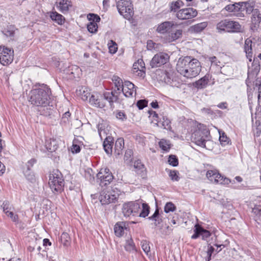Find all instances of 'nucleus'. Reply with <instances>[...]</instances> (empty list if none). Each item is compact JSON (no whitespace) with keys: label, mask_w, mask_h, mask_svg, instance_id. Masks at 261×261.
I'll return each mask as SVG.
<instances>
[{"label":"nucleus","mask_w":261,"mask_h":261,"mask_svg":"<svg viewBox=\"0 0 261 261\" xmlns=\"http://www.w3.org/2000/svg\"><path fill=\"white\" fill-rule=\"evenodd\" d=\"M142 209L141 213L139 214V216L140 217L145 218L148 216L150 212V207L146 203H141Z\"/></svg>","instance_id":"37"},{"label":"nucleus","mask_w":261,"mask_h":261,"mask_svg":"<svg viewBox=\"0 0 261 261\" xmlns=\"http://www.w3.org/2000/svg\"><path fill=\"white\" fill-rule=\"evenodd\" d=\"M51 90L45 84L39 88L33 89L29 93V102L33 105L39 107L49 105Z\"/></svg>","instance_id":"2"},{"label":"nucleus","mask_w":261,"mask_h":261,"mask_svg":"<svg viewBox=\"0 0 261 261\" xmlns=\"http://www.w3.org/2000/svg\"><path fill=\"white\" fill-rule=\"evenodd\" d=\"M13 60V50L8 47H0V63L3 65L10 64Z\"/></svg>","instance_id":"11"},{"label":"nucleus","mask_w":261,"mask_h":261,"mask_svg":"<svg viewBox=\"0 0 261 261\" xmlns=\"http://www.w3.org/2000/svg\"><path fill=\"white\" fill-rule=\"evenodd\" d=\"M193 142L198 146L205 147V140L203 136V133L198 130L194 133L192 136Z\"/></svg>","instance_id":"17"},{"label":"nucleus","mask_w":261,"mask_h":261,"mask_svg":"<svg viewBox=\"0 0 261 261\" xmlns=\"http://www.w3.org/2000/svg\"><path fill=\"white\" fill-rule=\"evenodd\" d=\"M59 5L62 12L68 11L70 6V2L68 0H61L59 3Z\"/></svg>","instance_id":"43"},{"label":"nucleus","mask_w":261,"mask_h":261,"mask_svg":"<svg viewBox=\"0 0 261 261\" xmlns=\"http://www.w3.org/2000/svg\"><path fill=\"white\" fill-rule=\"evenodd\" d=\"M209 81V75H205L202 78L193 83V86L198 89H201L206 87Z\"/></svg>","instance_id":"24"},{"label":"nucleus","mask_w":261,"mask_h":261,"mask_svg":"<svg viewBox=\"0 0 261 261\" xmlns=\"http://www.w3.org/2000/svg\"><path fill=\"white\" fill-rule=\"evenodd\" d=\"M133 150L132 149H127L125 152L124 159L125 161L130 162L132 160Z\"/></svg>","instance_id":"54"},{"label":"nucleus","mask_w":261,"mask_h":261,"mask_svg":"<svg viewBox=\"0 0 261 261\" xmlns=\"http://www.w3.org/2000/svg\"><path fill=\"white\" fill-rule=\"evenodd\" d=\"M124 96L126 97H132L134 93L136 94V89L135 85L129 81H125L124 86L121 89Z\"/></svg>","instance_id":"13"},{"label":"nucleus","mask_w":261,"mask_h":261,"mask_svg":"<svg viewBox=\"0 0 261 261\" xmlns=\"http://www.w3.org/2000/svg\"><path fill=\"white\" fill-rule=\"evenodd\" d=\"M2 207H3V212L7 214L11 210V207L9 201L5 200L3 202Z\"/></svg>","instance_id":"53"},{"label":"nucleus","mask_w":261,"mask_h":261,"mask_svg":"<svg viewBox=\"0 0 261 261\" xmlns=\"http://www.w3.org/2000/svg\"><path fill=\"white\" fill-rule=\"evenodd\" d=\"M98 26L95 22H90L87 24V29L91 33H96L97 31Z\"/></svg>","instance_id":"51"},{"label":"nucleus","mask_w":261,"mask_h":261,"mask_svg":"<svg viewBox=\"0 0 261 261\" xmlns=\"http://www.w3.org/2000/svg\"><path fill=\"white\" fill-rule=\"evenodd\" d=\"M195 227L194 233L192 236V239H196L201 236L203 239H205L211 236V233L209 231L204 229L201 226L196 225Z\"/></svg>","instance_id":"15"},{"label":"nucleus","mask_w":261,"mask_h":261,"mask_svg":"<svg viewBox=\"0 0 261 261\" xmlns=\"http://www.w3.org/2000/svg\"><path fill=\"white\" fill-rule=\"evenodd\" d=\"M120 93H118V91L114 90L111 92H106L104 94V98L110 103L111 106L113 105L114 101H116L118 99V96Z\"/></svg>","instance_id":"19"},{"label":"nucleus","mask_w":261,"mask_h":261,"mask_svg":"<svg viewBox=\"0 0 261 261\" xmlns=\"http://www.w3.org/2000/svg\"><path fill=\"white\" fill-rule=\"evenodd\" d=\"M201 111L202 113L207 115L208 116H213L215 115V113L214 111L209 108H203L201 110Z\"/></svg>","instance_id":"59"},{"label":"nucleus","mask_w":261,"mask_h":261,"mask_svg":"<svg viewBox=\"0 0 261 261\" xmlns=\"http://www.w3.org/2000/svg\"><path fill=\"white\" fill-rule=\"evenodd\" d=\"M175 210V205L171 202H167L164 207V212L166 213H168L170 212H173Z\"/></svg>","instance_id":"48"},{"label":"nucleus","mask_w":261,"mask_h":261,"mask_svg":"<svg viewBox=\"0 0 261 261\" xmlns=\"http://www.w3.org/2000/svg\"><path fill=\"white\" fill-rule=\"evenodd\" d=\"M2 32L7 37H13L15 34V27L13 25L8 26Z\"/></svg>","instance_id":"38"},{"label":"nucleus","mask_w":261,"mask_h":261,"mask_svg":"<svg viewBox=\"0 0 261 261\" xmlns=\"http://www.w3.org/2000/svg\"><path fill=\"white\" fill-rule=\"evenodd\" d=\"M50 18L58 24L62 25L65 22V18L63 15L57 12H52L50 15Z\"/></svg>","instance_id":"29"},{"label":"nucleus","mask_w":261,"mask_h":261,"mask_svg":"<svg viewBox=\"0 0 261 261\" xmlns=\"http://www.w3.org/2000/svg\"><path fill=\"white\" fill-rule=\"evenodd\" d=\"M162 74L163 79L161 80L163 81L165 83L167 84L171 85L172 86H175V85L173 84V80L172 79L173 73L171 72H168L166 70L161 71Z\"/></svg>","instance_id":"27"},{"label":"nucleus","mask_w":261,"mask_h":261,"mask_svg":"<svg viewBox=\"0 0 261 261\" xmlns=\"http://www.w3.org/2000/svg\"><path fill=\"white\" fill-rule=\"evenodd\" d=\"M36 163V160H35V159H32L30 160H29L26 164L27 169L25 170H31V168L33 166L34 164H35Z\"/></svg>","instance_id":"60"},{"label":"nucleus","mask_w":261,"mask_h":261,"mask_svg":"<svg viewBox=\"0 0 261 261\" xmlns=\"http://www.w3.org/2000/svg\"><path fill=\"white\" fill-rule=\"evenodd\" d=\"M252 40L250 38H247L245 41L244 50L248 58L251 57L252 55Z\"/></svg>","instance_id":"33"},{"label":"nucleus","mask_w":261,"mask_h":261,"mask_svg":"<svg viewBox=\"0 0 261 261\" xmlns=\"http://www.w3.org/2000/svg\"><path fill=\"white\" fill-rule=\"evenodd\" d=\"M155 125L159 127H163L169 130H171L172 127L171 126V121L167 116H163L160 120H156Z\"/></svg>","instance_id":"18"},{"label":"nucleus","mask_w":261,"mask_h":261,"mask_svg":"<svg viewBox=\"0 0 261 261\" xmlns=\"http://www.w3.org/2000/svg\"><path fill=\"white\" fill-rule=\"evenodd\" d=\"M97 177L100 180V185L107 186L110 184L113 180L114 176L112 172L108 168H101L97 174Z\"/></svg>","instance_id":"8"},{"label":"nucleus","mask_w":261,"mask_h":261,"mask_svg":"<svg viewBox=\"0 0 261 261\" xmlns=\"http://www.w3.org/2000/svg\"><path fill=\"white\" fill-rule=\"evenodd\" d=\"M155 43L153 42V41L149 40L147 42V48L148 49L151 50L152 48H154Z\"/></svg>","instance_id":"64"},{"label":"nucleus","mask_w":261,"mask_h":261,"mask_svg":"<svg viewBox=\"0 0 261 261\" xmlns=\"http://www.w3.org/2000/svg\"><path fill=\"white\" fill-rule=\"evenodd\" d=\"M207 179L211 182L215 184L218 183L221 174L217 170H208L206 174Z\"/></svg>","instance_id":"23"},{"label":"nucleus","mask_w":261,"mask_h":261,"mask_svg":"<svg viewBox=\"0 0 261 261\" xmlns=\"http://www.w3.org/2000/svg\"><path fill=\"white\" fill-rule=\"evenodd\" d=\"M234 181H231V180L227 177H224L223 176L221 175V177L220 179L218 180V183L219 184H223V185H228L231 182L233 184Z\"/></svg>","instance_id":"57"},{"label":"nucleus","mask_w":261,"mask_h":261,"mask_svg":"<svg viewBox=\"0 0 261 261\" xmlns=\"http://www.w3.org/2000/svg\"><path fill=\"white\" fill-rule=\"evenodd\" d=\"M255 2L253 1L243 2V12L245 11L246 14L254 13Z\"/></svg>","instance_id":"26"},{"label":"nucleus","mask_w":261,"mask_h":261,"mask_svg":"<svg viewBox=\"0 0 261 261\" xmlns=\"http://www.w3.org/2000/svg\"><path fill=\"white\" fill-rule=\"evenodd\" d=\"M219 141L222 146H225L229 143L230 139L226 136L224 133H220Z\"/></svg>","instance_id":"44"},{"label":"nucleus","mask_w":261,"mask_h":261,"mask_svg":"<svg viewBox=\"0 0 261 261\" xmlns=\"http://www.w3.org/2000/svg\"><path fill=\"white\" fill-rule=\"evenodd\" d=\"M126 229V223L121 221L118 222L114 226V232L116 236L120 237L124 234V230Z\"/></svg>","instance_id":"21"},{"label":"nucleus","mask_w":261,"mask_h":261,"mask_svg":"<svg viewBox=\"0 0 261 261\" xmlns=\"http://www.w3.org/2000/svg\"><path fill=\"white\" fill-rule=\"evenodd\" d=\"M137 64L140 67V71L142 73L141 76L144 77L145 75V63L142 59H139L137 62Z\"/></svg>","instance_id":"52"},{"label":"nucleus","mask_w":261,"mask_h":261,"mask_svg":"<svg viewBox=\"0 0 261 261\" xmlns=\"http://www.w3.org/2000/svg\"><path fill=\"white\" fill-rule=\"evenodd\" d=\"M214 251H215V249L214 247L211 246L208 247V249L207 251L208 261L211 259L212 254L214 252Z\"/></svg>","instance_id":"61"},{"label":"nucleus","mask_w":261,"mask_h":261,"mask_svg":"<svg viewBox=\"0 0 261 261\" xmlns=\"http://www.w3.org/2000/svg\"><path fill=\"white\" fill-rule=\"evenodd\" d=\"M90 103L96 107L102 108L105 106L102 96L99 97L97 94H92L89 99Z\"/></svg>","instance_id":"16"},{"label":"nucleus","mask_w":261,"mask_h":261,"mask_svg":"<svg viewBox=\"0 0 261 261\" xmlns=\"http://www.w3.org/2000/svg\"><path fill=\"white\" fill-rule=\"evenodd\" d=\"M184 6V3L180 0H177L176 2H172L169 4L170 11L171 12H176L179 11L180 8Z\"/></svg>","instance_id":"31"},{"label":"nucleus","mask_w":261,"mask_h":261,"mask_svg":"<svg viewBox=\"0 0 261 261\" xmlns=\"http://www.w3.org/2000/svg\"><path fill=\"white\" fill-rule=\"evenodd\" d=\"M169 60V56L167 54L159 53L154 56L150 61V65L152 68L160 67L167 63Z\"/></svg>","instance_id":"12"},{"label":"nucleus","mask_w":261,"mask_h":261,"mask_svg":"<svg viewBox=\"0 0 261 261\" xmlns=\"http://www.w3.org/2000/svg\"><path fill=\"white\" fill-rule=\"evenodd\" d=\"M125 250L128 252L133 251H136V246L133 240L132 239L127 240L124 246Z\"/></svg>","instance_id":"39"},{"label":"nucleus","mask_w":261,"mask_h":261,"mask_svg":"<svg viewBox=\"0 0 261 261\" xmlns=\"http://www.w3.org/2000/svg\"><path fill=\"white\" fill-rule=\"evenodd\" d=\"M177 26V24L173 21H166L158 24L156 31L160 34H168V41L171 42L176 40L182 36L181 30L175 29Z\"/></svg>","instance_id":"3"},{"label":"nucleus","mask_w":261,"mask_h":261,"mask_svg":"<svg viewBox=\"0 0 261 261\" xmlns=\"http://www.w3.org/2000/svg\"><path fill=\"white\" fill-rule=\"evenodd\" d=\"M23 174L26 178V179L30 182L32 184H34L37 181V178L34 173L30 170H24Z\"/></svg>","instance_id":"32"},{"label":"nucleus","mask_w":261,"mask_h":261,"mask_svg":"<svg viewBox=\"0 0 261 261\" xmlns=\"http://www.w3.org/2000/svg\"><path fill=\"white\" fill-rule=\"evenodd\" d=\"M252 211L255 214L261 215V204L259 203V204L256 205Z\"/></svg>","instance_id":"62"},{"label":"nucleus","mask_w":261,"mask_h":261,"mask_svg":"<svg viewBox=\"0 0 261 261\" xmlns=\"http://www.w3.org/2000/svg\"><path fill=\"white\" fill-rule=\"evenodd\" d=\"M48 184L54 194L60 193L64 190L65 181L60 171L54 170L49 174Z\"/></svg>","instance_id":"4"},{"label":"nucleus","mask_w":261,"mask_h":261,"mask_svg":"<svg viewBox=\"0 0 261 261\" xmlns=\"http://www.w3.org/2000/svg\"><path fill=\"white\" fill-rule=\"evenodd\" d=\"M119 195V193L113 194L112 192L102 190L100 193L98 199L102 205L109 204L111 203L116 202Z\"/></svg>","instance_id":"9"},{"label":"nucleus","mask_w":261,"mask_h":261,"mask_svg":"<svg viewBox=\"0 0 261 261\" xmlns=\"http://www.w3.org/2000/svg\"><path fill=\"white\" fill-rule=\"evenodd\" d=\"M71 114L69 111H67L63 115L61 123L65 125L69 123L70 121Z\"/></svg>","instance_id":"46"},{"label":"nucleus","mask_w":261,"mask_h":261,"mask_svg":"<svg viewBox=\"0 0 261 261\" xmlns=\"http://www.w3.org/2000/svg\"><path fill=\"white\" fill-rule=\"evenodd\" d=\"M141 245L142 249L144 251V252L147 255H148L150 251V248L149 242L146 240H143L141 242Z\"/></svg>","instance_id":"47"},{"label":"nucleus","mask_w":261,"mask_h":261,"mask_svg":"<svg viewBox=\"0 0 261 261\" xmlns=\"http://www.w3.org/2000/svg\"><path fill=\"white\" fill-rule=\"evenodd\" d=\"M235 8L233 12H237L238 16H244V14L243 13V2L234 3Z\"/></svg>","instance_id":"40"},{"label":"nucleus","mask_w":261,"mask_h":261,"mask_svg":"<svg viewBox=\"0 0 261 261\" xmlns=\"http://www.w3.org/2000/svg\"><path fill=\"white\" fill-rule=\"evenodd\" d=\"M71 151L73 153H79L81 151V147L77 144H73Z\"/></svg>","instance_id":"63"},{"label":"nucleus","mask_w":261,"mask_h":261,"mask_svg":"<svg viewBox=\"0 0 261 261\" xmlns=\"http://www.w3.org/2000/svg\"><path fill=\"white\" fill-rule=\"evenodd\" d=\"M124 139L119 138L117 139L115 142L114 148V154L116 156L119 155L122 153V150L124 147Z\"/></svg>","instance_id":"20"},{"label":"nucleus","mask_w":261,"mask_h":261,"mask_svg":"<svg viewBox=\"0 0 261 261\" xmlns=\"http://www.w3.org/2000/svg\"><path fill=\"white\" fill-rule=\"evenodd\" d=\"M216 29L218 32L220 33L222 32L236 33L241 32L242 27L238 22L225 19L217 24Z\"/></svg>","instance_id":"5"},{"label":"nucleus","mask_w":261,"mask_h":261,"mask_svg":"<svg viewBox=\"0 0 261 261\" xmlns=\"http://www.w3.org/2000/svg\"><path fill=\"white\" fill-rule=\"evenodd\" d=\"M113 138L111 136H107L103 143V146L106 152L109 154L113 151Z\"/></svg>","instance_id":"22"},{"label":"nucleus","mask_w":261,"mask_h":261,"mask_svg":"<svg viewBox=\"0 0 261 261\" xmlns=\"http://www.w3.org/2000/svg\"><path fill=\"white\" fill-rule=\"evenodd\" d=\"M134 168L138 169L140 172L139 174H141V176H145L146 175V168L144 164H143L140 160L136 161L134 162Z\"/></svg>","instance_id":"34"},{"label":"nucleus","mask_w":261,"mask_h":261,"mask_svg":"<svg viewBox=\"0 0 261 261\" xmlns=\"http://www.w3.org/2000/svg\"><path fill=\"white\" fill-rule=\"evenodd\" d=\"M38 110V114L44 116H49L51 115L53 112V109L48 105L40 106Z\"/></svg>","instance_id":"30"},{"label":"nucleus","mask_w":261,"mask_h":261,"mask_svg":"<svg viewBox=\"0 0 261 261\" xmlns=\"http://www.w3.org/2000/svg\"><path fill=\"white\" fill-rule=\"evenodd\" d=\"M47 149L50 152L55 151L58 148L56 140L50 141L49 143L46 145Z\"/></svg>","instance_id":"42"},{"label":"nucleus","mask_w":261,"mask_h":261,"mask_svg":"<svg viewBox=\"0 0 261 261\" xmlns=\"http://www.w3.org/2000/svg\"><path fill=\"white\" fill-rule=\"evenodd\" d=\"M116 118L121 121H125L127 119V116L122 111H117L116 114Z\"/></svg>","instance_id":"56"},{"label":"nucleus","mask_w":261,"mask_h":261,"mask_svg":"<svg viewBox=\"0 0 261 261\" xmlns=\"http://www.w3.org/2000/svg\"><path fill=\"white\" fill-rule=\"evenodd\" d=\"M7 216L10 217L12 221L15 222L16 224H18L19 223L18 216L17 214H14L12 212H9Z\"/></svg>","instance_id":"55"},{"label":"nucleus","mask_w":261,"mask_h":261,"mask_svg":"<svg viewBox=\"0 0 261 261\" xmlns=\"http://www.w3.org/2000/svg\"><path fill=\"white\" fill-rule=\"evenodd\" d=\"M167 172H169V176L171 179L173 181H178L179 177L178 176L179 172L177 170H170L166 169Z\"/></svg>","instance_id":"41"},{"label":"nucleus","mask_w":261,"mask_h":261,"mask_svg":"<svg viewBox=\"0 0 261 261\" xmlns=\"http://www.w3.org/2000/svg\"><path fill=\"white\" fill-rule=\"evenodd\" d=\"M60 241L64 246H69L71 242L69 235L66 232L62 233L60 237Z\"/></svg>","instance_id":"36"},{"label":"nucleus","mask_w":261,"mask_h":261,"mask_svg":"<svg viewBox=\"0 0 261 261\" xmlns=\"http://www.w3.org/2000/svg\"><path fill=\"white\" fill-rule=\"evenodd\" d=\"M176 68L180 74L189 79L195 77L201 71L199 61L190 56L179 58Z\"/></svg>","instance_id":"1"},{"label":"nucleus","mask_w":261,"mask_h":261,"mask_svg":"<svg viewBox=\"0 0 261 261\" xmlns=\"http://www.w3.org/2000/svg\"><path fill=\"white\" fill-rule=\"evenodd\" d=\"M148 219L149 220H151L154 222V225L155 226H158L160 224H161L163 222L162 216L160 213V211L158 207H157L153 214L152 215L149 217Z\"/></svg>","instance_id":"25"},{"label":"nucleus","mask_w":261,"mask_h":261,"mask_svg":"<svg viewBox=\"0 0 261 261\" xmlns=\"http://www.w3.org/2000/svg\"><path fill=\"white\" fill-rule=\"evenodd\" d=\"M141 202L139 200L125 202L122 205V213L125 217L138 215L141 208Z\"/></svg>","instance_id":"6"},{"label":"nucleus","mask_w":261,"mask_h":261,"mask_svg":"<svg viewBox=\"0 0 261 261\" xmlns=\"http://www.w3.org/2000/svg\"><path fill=\"white\" fill-rule=\"evenodd\" d=\"M118 11L124 18L129 19L134 14L133 8L130 1L120 0L117 4Z\"/></svg>","instance_id":"7"},{"label":"nucleus","mask_w":261,"mask_h":261,"mask_svg":"<svg viewBox=\"0 0 261 261\" xmlns=\"http://www.w3.org/2000/svg\"><path fill=\"white\" fill-rule=\"evenodd\" d=\"M168 162L170 165L173 167H176L178 165V160L175 155H170L168 158Z\"/></svg>","instance_id":"45"},{"label":"nucleus","mask_w":261,"mask_h":261,"mask_svg":"<svg viewBox=\"0 0 261 261\" xmlns=\"http://www.w3.org/2000/svg\"><path fill=\"white\" fill-rule=\"evenodd\" d=\"M147 106V101L145 99L139 100L137 102V106L139 110H142Z\"/></svg>","instance_id":"58"},{"label":"nucleus","mask_w":261,"mask_h":261,"mask_svg":"<svg viewBox=\"0 0 261 261\" xmlns=\"http://www.w3.org/2000/svg\"><path fill=\"white\" fill-rule=\"evenodd\" d=\"M112 80L115 85V87L117 89L118 93H121V89L124 86V84H123V82L121 79L117 76L114 75L113 76Z\"/></svg>","instance_id":"35"},{"label":"nucleus","mask_w":261,"mask_h":261,"mask_svg":"<svg viewBox=\"0 0 261 261\" xmlns=\"http://www.w3.org/2000/svg\"><path fill=\"white\" fill-rule=\"evenodd\" d=\"M197 14L196 9L193 8H187L180 9L175 14V16L178 19L184 20L192 19L195 17Z\"/></svg>","instance_id":"10"},{"label":"nucleus","mask_w":261,"mask_h":261,"mask_svg":"<svg viewBox=\"0 0 261 261\" xmlns=\"http://www.w3.org/2000/svg\"><path fill=\"white\" fill-rule=\"evenodd\" d=\"M251 19V23L250 29L254 32L257 30L261 22V16H260L259 11L258 9H255L254 11V13L252 14Z\"/></svg>","instance_id":"14"},{"label":"nucleus","mask_w":261,"mask_h":261,"mask_svg":"<svg viewBox=\"0 0 261 261\" xmlns=\"http://www.w3.org/2000/svg\"><path fill=\"white\" fill-rule=\"evenodd\" d=\"M87 17L90 21H91V22H95L96 23L100 20V17L98 15L93 13L89 14Z\"/></svg>","instance_id":"50"},{"label":"nucleus","mask_w":261,"mask_h":261,"mask_svg":"<svg viewBox=\"0 0 261 261\" xmlns=\"http://www.w3.org/2000/svg\"><path fill=\"white\" fill-rule=\"evenodd\" d=\"M109 52L111 54H115L116 53L118 49L117 44L113 40H111L110 42L109 43Z\"/></svg>","instance_id":"49"},{"label":"nucleus","mask_w":261,"mask_h":261,"mask_svg":"<svg viewBox=\"0 0 261 261\" xmlns=\"http://www.w3.org/2000/svg\"><path fill=\"white\" fill-rule=\"evenodd\" d=\"M207 25L206 22H202L191 26L190 31L191 32L199 33L202 32Z\"/></svg>","instance_id":"28"}]
</instances>
